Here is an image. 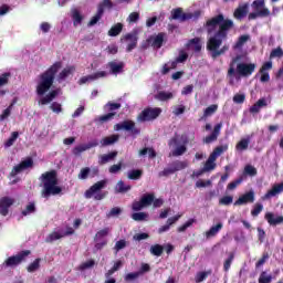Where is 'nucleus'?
I'll list each match as a JSON object with an SVG mask.
<instances>
[{
    "instance_id": "obj_14",
    "label": "nucleus",
    "mask_w": 283,
    "mask_h": 283,
    "mask_svg": "<svg viewBox=\"0 0 283 283\" xmlns=\"http://www.w3.org/2000/svg\"><path fill=\"white\" fill-rule=\"evenodd\" d=\"M14 205V199L10 197H1L0 198V216H8L10 213V207Z\"/></svg>"
},
{
    "instance_id": "obj_19",
    "label": "nucleus",
    "mask_w": 283,
    "mask_h": 283,
    "mask_svg": "<svg viewBox=\"0 0 283 283\" xmlns=\"http://www.w3.org/2000/svg\"><path fill=\"white\" fill-rule=\"evenodd\" d=\"M107 238V229L101 230L95 234L94 241H95V249L101 250L106 244Z\"/></svg>"
},
{
    "instance_id": "obj_8",
    "label": "nucleus",
    "mask_w": 283,
    "mask_h": 283,
    "mask_svg": "<svg viewBox=\"0 0 283 283\" xmlns=\"http://www.w3.org/2000/svg\"><path fill=\"white\" fill-rule=\"evenodd\" d=\"M138 34H140V31L138 29H134L132 32L124 34L120 38V43H127V52H132V50H136V48H138Z\"/></svg>"
},
{
    "instance_id": "obj_15",
    "label": "nucleus",
    "mask_w": 283,
    "mask_h": 283,
    "mask_svg": "<svg viewBox=\"0 0 283 283\" xmlns=\"http://www.w3.org/2000/svg\"><path fill=\"white\" fill-rule=\"evenodd\" d=\"M109 74L113 76H118V74H123L125 72V62L123 61H112L108 62Z\"/></svg>"
},
{
    "instance_id": "obj_9",
    "label": "nucleus",
    "mask_w": 283,
    "mask_h": 283,
    "mask_svg": "<svg viewBox=\"0 0 283 283\" xmlns=\"http://www.w3.org/2000/svg\"><path fill=\"white\" fill-rule=\"evenodd\" d=\"M160 114H163V108L160 107H146L137 118L140 123H149L150 120H156Z\"/></svg>"
},
{
    "instance_id": "obj_10",
    "label": "nucleus",
    "mask_w": 283,
    "mask_h": 283,
    "mask_svg": "<svg viewBox=\"0 0 283 283\" xmlns=\"http://www.w3.org/2000/svg\"><path fill=\"white\" fill-rule=\"evenodd\" d=\"M34 167V159L32 157H28L27 159L22 160L20 164L14 166L10 172V177L14 178L21 174V171H25V169H32Z\"/></svg>"
},
{
    "instance_id": "obj_30",
    "label": "nucleus",
    "mask_w": 283,
    "mask_h": 283,
    "mask_svg": "<svg viewBox=\"0 0 283 283\" xmlns=\"http://www.w3.org/2000/svg\"><path fill=\"white\" fill-rule=\"evenodd\" d=\"M71 18L73 19V25L74 28L81 25L83 23V14H81V11L78 9L73 8L71 10Z\"/></svg>"
},
{
    "instance_id": "obj_31",
    "label": "nucleus",
    "mask_w": 283,
    "mask_h": 283,
    "mask_svg": "<svg viewBox=\"0 0 283 283\" xmlns=\"http://www.w3.org/2000/svg\"><path fill=\"white\" fill-rule=\"evenodd\" d=\"M266 99L260 98L250 107V114H260V109H262V107H266Z\"/></svg>"
},
{
    "instance_id": "obj_24",
    "label": "nucleus",
    "mask_w": 283,
    "mask_h": 283,
    "mask_svg": "<svg viewBox=\"0 0 283 283\" xmlns=\"http://www.w3.org/2000/svg\"><path fill=\"white\" fill-rule=\"evenodd\" d=\"M249 14V3L240 4L233 12L234 19L242 21Z\"/></svg>"
},
{
    "instance_id": "obj_22",
    "label": "nucleus",
    "mask_w": 283,
    "mask_h": 283,
    "mask_svg": "<svg viewBox=\"0 0 283 283\" xmlns=\"http://www.w3.org/2000/svg\"><path fill=\"white\" fill-rule=\"evenodd\" d=\"M105 76H107V72L99 71L92 75H86V76L81 77L78 81V85H85V83H90L92 81H96V78H103Z\"/></svg>"
},
{
    "instance_id": "obj_54",
    "label": "nucleus",
    "mask_w": 283,
    "mask_h": 283,
    "mask_svg": "<svg viewBox=\"0 0 283 283\" xmlns=\"http://www.w3.org/2000/svg\"><path fill=\"white\" fill-rule=\"evenodd\" d=\"M61 238H64L63 234L59 232H52L46 237L45 242L52 243L55 242V240H61Z\"/></svg>"
},
{
    "instance_id": "obj_11",
    "label": "nucleus",
    "mask_w": 283,
    "mask_h": 283,
    "mask_svg": "<svg viewBox=\"0 0 283 283\" xmlns=\"http://www.w3.org/2000/svg\"><path fill=\"white\" fill-rule=\"evenodd\" d=\"M34 167V159L32 157H28L27 159L22 160L20 164L14 166L10 172V177L14 178L21 174V171H25V169H32Z\"/></svg>"
},
{
    "instance_id": "obj_49",
    "label": "nucleus",
    "mask_w": 283,
    "mask_h": 283,
    "mask_svg": "<svg viewBox=\"0 0 283 283\" xmlns=\"http://www.w3.org/2000/svg\"><path fill=\"white\" fill-rule=\"evenodd\" d=\"M264 211V206L260 202L255 203L251 210L252 218H258Z\"/></svg>"
},
{
    "instance_id": "obj_17",
    "label": "nucleus",
    "mask_w": 283,
    "mask_h": 283,
    "mask_svg": "<svg viewBox=\"0 0 283 283\" xmlns=\"http://www.w3.org/2000/svg\"><path fill=\"white\" fill-rule=\"evenodd\" d=\"M221 129H222V123L217 124L213 127L212 133L203 138V143L206 145H211V143H216V140H218V136H220Z\"/></svg>"
},
{
    "instance_id": "obj_59",
    "label": "nucleus",
    "mask_w": 283,
    "mask_h": 283,
    "mask_svg": "<svg viewBox=\"0 0 283 283\" xmlns=\"http://www.w3.org/2000/svg\"><path fill=\"white\" fill-rule=\"evenodd\" d=\"M187 153V146L180 145L171 151L172 156L178 157Z\"/></svg>"
},
{
    "instance_id": "obj_34",
    "label": "nucleus",
    "mask_w": 283,
    "mask_h": 283,
    "mask_svg": "<svg viewBox=\"0 0 283 283\" xmlns=\"http://www.w3.org/2000/svg\"><path fill=\"white\" fill-rule=\"evenodd\" d=\"M249 39H251V36L249 34H243V35L239 36V39L237 40V42L233 45V50H242V48L249 41Z\"/></svg>"
},
{
    "instance_id": "obj_6",
    "label": "nucleus",
    "mask_w": 283,
    "mask_h": 283,
    "mask_svg": "<svg viewBox=\"0 0 283 283\" xmlns=\"http://www.w3.org/2000/svg\"><path fill=\"white\" fill-rule=\"evenodd\" d=\"M31 253H32V251H30V250H22L18 254L7 258L1 266H2V269H17V266H19V265L23 264V262H25V259Z\"/></svg>"
},
{
    "instance_id": "obj_50",
    "label": "nucleus",
    "mask_w": 283,
    "mask_h": 283,
    "mask_svg": "<svg viewBox=\"0 0 283 283\" xmlns=\"http://www.w3.org/2000/svg\"><path fill=\"white\" fill-rule=\"evenodd\" d=\"M129 180H140L143 178V170L140 169H133L128 172Z\"/></svg>"
},
{
    "instance_id": "obj_58",
    "label": "nucleus",
    "mask_w": 283,
    "mask_h": 283,
    "mask_svg": "<svg viewBox=\"0 0 283 283\" xmlns=\"http://www.w3.org/2000/svg\"><path fill=\"white\" fill-rule=\"evenodd\" d=\"M282 56H283V50L281 49V46L273 49L270 53V59H282Z\"/></svg>"
},
{
    "instance_id": "obj_29",
    "label": "nucleus",
    "mask_w": 283,
    "mask_h": 283,
    "mask_svg": "<svg viewBox=\"0 0 283 283\" xmlns=\"http://www.w3.org/2000/svg\"><path fill=\"white\" fill-rule=\"evenodd\" d=\"M92 147H96V144H81L72 149V154L73 156H81L83 151H87V149H92Z\"/></svg>"
},
{
    "instance_id": "obj_1",
    "label": "nucleus",
    "mask_w": 283,
    "mask_h": 283,
    "mask_svg": "<svg viewBox=\"0 0 283 283\" xmlns=\"http://www.w3.org/2000/svg\"><path fill=\"white\" fill-rule=\"evenodd\" d=\"M235 23L229 18H224V14L219 13L211 19L207 20L203 24V30L207 35L210 36L207 41L206 48L210 52L211 59H218L227 54L229 44L222 46V42L229 39V31L233 30Z\"/></svg>"
},
{
    "instance_id": "obj_23",
    "label": "nucleus",
    "mask_w": 283,
    "mask_h": 283,
    "mask_svg": "<svg viewBox=\"0 0 283 283\" xmlns=\"http://www.w3.org/2000/svg\"><path fill=\"white\" fill-rule=\"evenodd\" d=\"M268 224L270 227H277V224H283V216H275L273 212H266L264 216Z\"/></svg>"
},
{
    "instance_id": "obj_36",
    "label": "nucleus",
    "mask_w": 283,
    "mask_h": 283,
    "mask_svg": "<svg viewBox=\"0 0 283 283\" xmlns=\"http://www.w3.org/2000/svg\"><path fill=\"white\" fill-rule=\"evenodd\" d=\"M188 163L187 161H180V160H176V161H172L170 164V166L172 167V171H182V169H187L188 167Z\"/></svg>"
},
{
    "instance_id": "obj_56",
    "label": "nucleus",
    "mask_w": 283,
    "mask_h": 283,
    "mask_svg": "<svg viewBox=\"0 0 283 283\" xmlns=\"http://www.w3.org/2000/svg\"><path fill=\"white\" fill-rule=\"evenodd\" d=\"M234 259H235V254L233 252H231L229 254V258L223 263V271L227 272V271H229V269H231V264H232Z\"/></svg>"
},
{
    "instance_id": "obj_60",
    "label": "nucleus",
    "mask_w": 283,
    "mask_h": 283,
    "mask_svg": "<svg viewBox=\"0 0 283 283\" xmlns=\"http://www.w3.org/2000/svg\"><path fill=\"white\" fill-rule=\"evenodd\" d=\"M116 189L119 193H127L132 189V186H126L125 182L118 181Z\"/></svg>"
},
{
    "instance_id": "obj_45",
    "label": "nucleus",
    "mask_w": 283,
    "mask_h": 283,
    "mask_svg": "<svg viewBox=\"0 0 283 283\" xmlns=\"http://www.w3.org/2000/svg\"><path fill=\"white\" fill-rule=\"evenodd\" d=\"M212 271L208 270V271H202V272H198L195 276V282L196 283H200V282H205V280L207 277H209V275H211Z\"/></svg>"
},
{
    "instance_id": "obj_26",
    "label": "nucleus",
    "mask_w": 283,
    "mask_h": 283,
    "mask_svg": "<svg viewBox=\"0 0 283 283\" xmlns=\"http://www.w3.org/2000/svg\"><path fill=\"white\" fill-rule=\"evenodd\" d=\"M186 48H188L189 50H192L193 52H202V39L200 38H193L190 39L187 44Z\"/></svg>"
},
{
    "instance_id": "obj_35",
    "label": "nucleus",
    "mask_w": 283,
    "mask_h": 283,
    "mask_svg": "<svg viewBox=\"0 0 283 283\" xmlns=\"http://www.w3.org/2000/svg\"><path fill=\"white\" fill-rule=\"evenodd\" d=\"M216 112H218V104H212V105L208 106L203 111V116L199 120H205V118H209V116H213V114Z\"/></svg>"
},
{
    "instance_id": "obj_48",
    "label": "nucleus",
    "mask_w": 283,
    "mask_h": 283,
    "mask_svg": "<svg viewBox=\"0 0 283 283\" xmlns=\"http://www.w3.org/2000/svg\"><path fill=\"white\" fill-rule=\"evenodd\" d=\"M30 213H36V203L29 202L24 210H22V216H30Z\"/></svg>"
},
{
    "instance_id": "obj_41",
    "label": "nucleus",
    "mask_w": 283,
    "mask_h": 283,
    "mask_svg": "<svg viewBox=\"0 0 283 283\" xmlns=\"http://www.w3.org/2000/svg\"><path fill=\"white\" fill-rule=\"evenodd\" d=\"M241 176H244V180H247V176H258V169L251 165H247Z\"/></svg>"
},
{
    "instance_id": "obj_3",
    "label": "nucleus",
    "mask_w": 283,
    "mask_h": 283,
    "mask_svg": "<svg viewBox=\"0 0 283 283\" xmlns=\"http://www.w3.org/2000/svg\"><path fill=\"white\" fill-rule=\"evenodd\" d=\"M61 67H63V62L57 61L39 75L38 84L35 87L38 96H45L48 91L52 90L54 81L56 80V74H59V70H61Z\"/></svg>"
},
{
    "instance_id": "obj_13",
    "label": "nucleus",
    "mask_w": 283,
    "mask_h": 283,
    "mask_svg": "<svg viewBox=\"0 0 283 283\" xmlns=\"http://www.w3.org/2000/svg\"><path fill=\"white\" fill-rule=\"evenodd\" d=\"M255 202V192L250 190L239 197V200L234 201V207H242V205H249Z\"/></svg>"
},
{
    "instance_id": "obj_25",
    "label": "nucleus",
    "mask_w": 283,
    "mask_h": 283,
    "mask_svg": "<svg viewBox=\"0 0 283 283\" xmlns=\"http://www.w3.org/2000/svg\"><path fill=\"white\" fill-rule=\"evenodd\" d=\"M76 72V66L70 65L64 67L59 74H57V83H63L65 78L72 76Z\"/></svg>"
},
{
    "instance_id": "obj_27",
    "label": "nucleus",
    "mask_w": 283,
    "mask_h": 283,
    "mask_svg": "<svg viewBox=\"0 0 283 283\" xmlns=\"http://www.w3.org/2000/svg\"><path fill=\"white\" fill-rule=\"evenodd\" d=\"M179 218H182V214H177L175 217L168 218L166 224L161 226L158 229V233H165V232L169 231V229H171V224H176L178 222Z\"/></svg>"
},
{
    "instance_id": "obj_55",
    "label": "nucleus",
    "mask_w": 283,
    "mask_h": 283,
    "mask_svg": "<svg viewBox=\"0 0 283 283\" xmlns=\"http://www.w3.org/2000/svg\"><path fill=\"white\" fill-rule=\"evenodd\" d=\"M233 203V196H224L219 199V205L222 207H229V205Z\"/></svg>"
},
{
    "instance_id": "obj_16",
    "label": "nucleus",
    "mask_w": 283,
    "mask_h": 283,
    "mask_svg": "<svg viewBox=\"0 0 283 283\" xmlns=\"http://www.w3.org/2000/svg\"><path fill=\"white\" fill-rule=\"evenodd\" d=\"M105 8H107V0H103V3L98 6L96 14L87 23L88 28L96 25L97 22L101 21V17H103V12H105Z\"/></svg>"
},
{
    "instance_id": "obj_32",
    "label": "nucleus",
    "mask_w": 283,
    "mask_h": 283,
    "mask_svg": "<svg viewBox=\"0 0 283 283\" xmlns=\"http://www.w3.org/2000/svg\"><path fill=\"white\" fill-rule=\"evenodd\" d=\"M222 222L217 223L216 226H212L208 231H206V238H216L218 233H220V230L222 229Z\"/></svg>"
},
{
    "instance_id": "obj_7",
    "label": "nucleus",
    "mask_w": 283,
    "mask_h": 283,
    "mask_svg": "<svg viewBox=\"0 0 283 283\" xmlns=\"http://www.w3.org/2000/svg\"><path fill=\"white\" fill-rule=\"evenodd\" d=\"M105 185H107V180H101L90 187L84 193L85 198H94V200H104L106 193L103 192L105 189Z\"/></svg>"
},
{
    "instance_id": "obj_4",
    "label": "nucleus",
    "mask_w": 283,
    "mask_h": 283,
    "mask_svg": "<svg viewBox=\"0 0 283 283\" xmlns=\"http://www.w3.org/2000/svg\"><path fill=\"white\" fill-rule=\"evenodd\" d=\"M42 182V198H50L51 196H59L63 193V188L59 186V172L55 169L43 172L40 176Z\"/></svg>"
},
{
    "instance_id": "obj_47",
    "label": "nucleus",
    "mask_w": 283,
    "mask_h": 283,
    "mask_svg": "<svg viewBox=\"0 0 283 283\" xmlns=\"http://www.w3.org/2000/svg\"><path fill=\"white\" fill-rule=\"evenodd\" d=\"M241 182H244V175L228 184L227 189L233 191V189L240 187Z\"/></svg>"
},
{
    "instance_id": "obj_12",
    "label": "nucleus",
    "mask_w": 283,
    "mask_h": 283,
    "mask_svg": "<svg viewBox=\"0 0 283 283\" xmlns=\"http://www.w3.org/2000/svg\"><path fill=\"white\" fill-rule=\"evenodd\" d=\"M114 129L115 132H120V129H124L125 132H130L133 136H138V134H140V129L136 128V123L129 119L116 124L114 126Z\"/></svg>"
},
{
    "instance_id": "obj_62",
    "label": "nucleus",
    "mask_w": 283,
    "mask_h": 283,
    "mask_svg": "<svg viewBox=\"0 0 283 283\" xmlns=\"http://www.w3.org/2000/svg\"><path fill=\"white\" fill-rule=\"evenodd\" d=\"M123 213V209L119 207H114L108 212V218H118Z\"/></svg>"
},
{
    "instance_id": "obj_37",
    "label": "nucleus",
    "mask_w": 283,
    "mask_h": 283,
    "mask_svg": "<svg viewBox=\"0 0 283 283\" xmlns=\"http://www.w3.org/2000/svg\"><path fill=\"white\" fill-rule=\"evenodd\" d=\"M251 143V138H242L235 146L238 151H247L249 149V145Z\"/></svg>"
},
{
    "instance_id": "obj_61",
    "label": "nucleus",
    "mask_w": 283,
    "mask_h": 283,
    "mask_svg": "<svg viewBox=\"0 0 283 283\" xmlns=\"http://www.w3.org/2000/svg\"><path fill=\"white\" fill-rule=\"evenodd\" d=\"M10 76H12V73H10V72L3 73L0 76V87H3V85H8L9 81H10Z\"/></svg>"
},
{
    "instance_id": "obj_43",
    "label": "nucleus",
    "mask_w": 283,
    "mask_h": 283,
    "mask_svg": "<svg viewBox=\"0 0 283 283\" xmlns=\"http://www.w3.org/2000/svg\"><path fill=\"white\" fill-rule=\"evenodd\" d=\"M165 251V247L160 244H154L150 247V253L151 255H155L156 258H160Z\"/></svg>"
},
{
    "instance_id": "obj_57",
    "label": "nucleus",
    "mask_w": 283,
    "mask_h": 283,
    "mask_svg": "<svg viewBox=\"0 0 283 283\" xmlns=\"http://www.w3.org/2000/svg\"><path fill=\"white\" fill-rule=\"evenodd\" d=\"M122 268H123V261L117 260V261L114 263L113 268L107 271V275H108V276H109V275H114V273H116V271H119V269H122Z\"/></svg>"
},
{
    "instance_id": "obj_42",
    "label": "nucleus",
    "mask_w": 283,
    "mask_h": 283,
    "mask_svg": "<svg viewBox=\"0 0 283 283\" xmlns=\"http://www.w3.org/2000/svg\"><path fill=\"white\" fill-rule=\"evenodd\" d=\"M154 198H155L154 193H145V195H143V197L140 198L142 205L144 207L151 206L153 202H154Z\"/></svg>"
},
{
    "instance_id": "obj_2",
    "label": "nucleus",
    "mask_w": 283,
    "mask_h": 283,
    "mask_svg": "<svg viewBox=\"0 0 283 283\" xmlns=\"http://www.w3.org/2000/svg\"><path fill=\"white\" fill-rule=\"evenodd\" d=\"M240 61V55H237L233 57L229 64L228 73L227 76L229 78V85H234L235 80L241 81V78H249L255 72V63H244L241 62L237 64L235 67V62Z\"/></svg>"
},
{
    "instance_id": "obj_44",
    "label": "nucleus",
    "mask_w": 283,
    "mask_h": 283,
    "mask_svg": "<svg viewBox=\"0 0 283 283\" xmlns=\"http://www.w3.org/2000/svg\"><path fill=\"white\" fill-rule=\"evenodd\" d=\"M227 149H229L228 145L217 146L213 149V151L210 154V156H212L214 159H218V156H222V154H224V151H227Z\"/></svg>"
},
{
    "instance_id": "obj_40",
    "label": "nucleus",
    "mask_w": 283,
    "mask_h": 283,
    "mask_svg": "<svg viewBox=\"0 0 283 283\" xmlns=\"http://www.w3.org/2000/svg\"><path fill=\"white\" fill-rule=\"evenodd\" d=\"M41 269V259H35L31 264L28 265L27 271L28 273H36Z\"/></svg>"
},
{
    "instance_id": "obj_20",
    "label": "nucleus",
    "mask_w": 283,
    "mask_h": 283,
    "mask_svg": "<svg viewBox=\"0 0 283 283\" xmlns=\"http://www.w3.org/2000/svg\"><path fill=\"white\" fill-rule=\"evenodd\" d=\"M171 20L174 21H180L181 23L191 19V15L184 13L182 8H176L171 10Z\"/></svg>"
},
{
    "instance_id": "obj_52",
    "label": "nucleus",
    "mask_w": 283,
    "mask_h": 283,
    "mask_svg": "<svg viewBox=\"0 0 283 283\" xmlns=\"http://www.w3.org/2000/svg\"><path fill=\"white\" fill-rule=\"evenodd\" d=\"M148 154V158H156L157 154L156 150L154 148H143L139 150V156H147Z\"/></svg>"
},
{
    "instance_id": "obj_5",
    "label": "nucleus",
    "mask_w": 283,
    "mask_h": 283,
    "mask_svg": "<svg viewBox=\"0 0 283 283\" xmlns=\"http://www.w3.org/2000/svg\"><path fill=\"white\" fill-rule=\"evenodd\" d=\"M253 12L248 14L249 21H255V19H266L271 17V10L266 8V0H254L251 3Z\"/></svg>"
},
{
    "instance_id": "obj_38",
    "label": "nucleus",
    "mask_w": 283,
    "mask_h": 283,
    "mask_svg": "<svg viewBox=\"0 0 283 283\" xmlns=\"http://www.w3.org/2000/svg\"><path fill=\"white\" fill-rule=\"evenodd\" d=\"M123 32V23L118 22L108 30V36H118Z\"/></svg>"
},
{
    "instance_id": "obj_53",
    "label": "nucleus",
    "mask_w": 283,
    "mask_h": 283,
    "mask_svg": "<svg viewBox=\"0 0 283 283\" xmlns=\"http://www.w3.org/2000/svg\"><path fill=\"white\" fill-rule=\"evenodd\" d=\"M273 282V275L266 274V272H261L259 276V283H271Z\"/></svg>"
},
{
    "instance_id": "obj_28",
    "label": "nucleus",
    "mask_w": 283,
    "mask_h": 283,
    "mask_svg": "<svg viewBox=\"0 0 283 283\" xmlns=\"http://www.w3.org/2000/svg\"><path fill=\"white\" fill-rule=\"evenodd\" d=\"M59 96V90H52L44 97L40 98L39 105H48L53 102L54 98Z\"/></svg>"
},
{
    "instance_id": "obj_39",
    "label": "nucleus",
    "mask_w": 283,
    "mask_h": 283,
    "mask_svg": "<svg viewBox=\"0 0 283 283\" xmlns=\"http://www.w3.org/2000/svg\"><path fill=\"white\" fill-rule=\"evenodd\" d=\"M216 157L210 155L203 166V171H213V169H216Z\"/></svg>"
},
{
    "instance_id": "obj_63",
    "label": "nucleus",
    "mask_w": 283,
    "mask_h": 283,
    "mask_svg": "<svg viewBox=\"0 0 283 283\" xmlns=\"http://www.w3.org/2000/svg\"><path fill=\"white\" fill-rule=\"evenodd\" d=\"M232 101L237 105H242V103H244V101H247V95H244V94H235L233 96Z\"/></svg>"
},
{
    "instance_id": "obj_18",
    "label": "nucleus",
    "mask_w": 283,
    "mask_h": 283,
    "mask_svg": "<svg viewBox=\"0 0 283 283\" xmlns=\"http://www.w3.org/2000/svg\"><path fill=\"white\" fill-rule=\"evenodd\" d=\"M165 36L166 34L163 32L157 35H150L148 41L151 43V48H154V50H160V48H163V43H165Z\"/></svg>"
},
{
    "instance_id": "obj_64",
    "label": "nucleus",
    "mask_w": 283,
    "mask_h": 283,
    "mask_svg": "<svg viewBox=\"0 0 283 283\" xmlns=\"http://www.w3.org/2000/svg\"><path fill=\"white\" fill-rule=\"evenodd\" d=\"M50 109L54 112V114H61V112H63V106H61V104L57 102H53L50 105Z\"/></svg>"
},
{
    "instance_id": "obj_51",
    "label": "nucleus",
    "mask_w": 283,
    "mask_h": 283,
    "mask_svg": "<svg viewBox=\"0 0 283 283\" xmlns=\"http://www.w3.org/2000/svg\"><path fill=\"white\" fill-rule=\"evenodd\" d=\"M132 218L135 220V222H143L149 218V214H147V212H135L132 214Z\"/></svg>"
},
{
    "instance_id": "obj_33",
    "label": "nucleus",
    "mask_w": 283,
    "mask_h": 283,
    "mask_svg": "<svg viewBox=\"0 0 283 283\" xmlns=\"http://www.w3.org/2000/svg\"><path fill=\"white\" fill-rule=\"evenodd\" d=\"M155 98L156 101H161L165 103V101H171V98H174V93L161 91L155 95Z\"/></svg>"
},
{
    "instance_id": "obj_46",
    "label": "nucleus",
    "mask_w": 283,
    "mask_h": 283,
    "mask_svg": "<svg viewBox=\"0 0 283 283\" xmlns=\"http://www.w3.org/2000/svg\"><path fill=\"white\" fill-rule=\"evenodd\" d=\"M19 138V132H12L11 136L8 138V140L4 142L6 149L12 147L14 143H17V139Z\"/></svg>"
},
{
    "instance_id": "obj_21",
    "label": "nucleus",
    "mask_w": 283,
    "mask_h": 283,
    "mask_svg": "<svg viewBox=\"0 0 283 283\" xmlns=\"http://www.w3.org/2000/svg\"><path fill=\"white\" fill-rule=\"evenodd\" d=\"M279 193H283V181L281 184H275L272 188L261 198L262 200H269L274 198V196H279Z\"/></svg>"
}]
</instances>
